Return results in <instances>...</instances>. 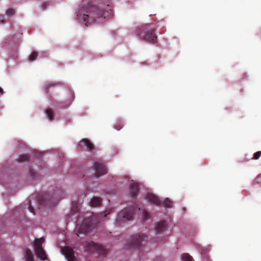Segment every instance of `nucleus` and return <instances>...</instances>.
<instances>
[{
  "label": "nucleus",
  "instance_id": "obj_7",
  "mask_svg": "<svg viewBox=\"0 0 261 261\" xmlns=\"http://www.w3.org/2000/svg\"><path fill=\"white\" fill-rule=\"evenodd\" d=\"M84 247L88 252L96 251L102 255L106 254L108 252L107 250L103 246L96 244L93 242H86L84 245Z\"/></svg>",
  "mask_w": 261,
  "mask_h": 261
},
{
  "label": "nucleus",
  "instance_id": "obj_5",
  "mask_svg": "<svg viewBox=\"0 0 261 261\" xmlns=\"http://www.w3.org/2000/svg\"><path fill=\"white\" fill-rule=\"evenodd\" d=\"M146 199L151 203L156 205L163 206L166 208H171L172 206V202L168 198H165L161 201L156 196L152 193H147L146 195Z\"/></svg>",
  "mask_w": 261,
  "mask_h": 261
},
{
  "label": "nucleus",
  "instance_id": "obj_15",
  "mask_svg": "<svg viewBox=\"0 0 261 261\" xmlns=\"http://www.w3.org/2000/svg\"><path fill=\"white\" fill-rule=\"evenodd\" d=\"M80 204L78 202H72L71 213L70 214L69 217H70V216H72L73 215L79 213L80 211Z\"/></svg>",
  "mask_w": 261,
  "mask_h": 261
},
{
  "label": "nucleus",
  "instance_id": "obj_13",
  "mask_svg": "<svg viewBox=\"0 0 261 261\" xmlns=\"http://www.w3.org/2000/svg\"><path fill=\"white\" fill-rule=\"evenodd\" d=\"M166 227V222L164 221L159 222L155 226V230L156 233L161 232L164 231Z\"/></svg>",
  "mask_w": 261,
  "mask_h": 261
},
{
  "label": "nucleus",
  "instance_id": "obj_18",
  "mask_svg": "<svg viewBox=\"0 0 261 261\" xmlns=\"http://www.w3.org/2000/svg\"><path fill=\"white\" fill-rule=\"evenodd\" d=\"M25 257L26 261H34L32 253L29 249H26Z\"/></svg>",
  "mask_w": 261,
  "mask_h": 261
},
{
  "label": "nucleus",
  "instance_id": "obj_35",
  "mask_svg": "<svg viewBox=\"0 0 261 261\" xmlns=\"http://www.w3.org/2000/svg\"><path fill=\"white\" fill-rule=\"evenodd\" d=\"M76 236H79V234L77 233H76Z\"/></svg>",
  "mask_w": 261,
  "mask_h": 261
},
{
  "label": "nucleus",
  "instance_id": "obj_6",
  "mask_svg": "<svg viewBox=\"0 0 261 261\" xmlns=\"http://www.w3.org/2000/svg\"><path fill=\"white\" fill-rule=\"evenodd\" d=\"M134 213V207H130L125 208L118 213L116 220V223L120 224L126 221L131 220L133 217Z\"/></svg>",
  "mask_w": 261,
  "mask_h": 261
},
{
  "label": "nucleus",
  "instance_id": "obj_19",
  "mask_svg": "<svg viewBox=\"0 0 261 261\" xmlns=\"http://www.w3.org/2000/svg\"><path fill=\"white\" fill-rule=\"evenodd\" d=\"M45 113H46V116L48 117V119L49 120H52L54 119V112L51 109H50V108L47 109L45 111Z\"/></svg>",
  "mask_w": 261,
  "mask_h": 261
},
{
  "label": "nucleus",
  "instance_id": "obj_8",
  "mask_svg": "<svg viewBox=\"0 0 261 261\" xmlns=\"http://www.w3.org/2000/svg\"><path fill=\"white\" fill-rule=\"evenodd\" d=\"M44 241V239L41 238L36 239L34 243L36 255L42 260H45L47 258L45 251L42 247Z\"/></svg>",
  "mask_w": 261,
  "mask_h": 261
},
{
  "label": "nucleus",
  "instance_id": "obj_21",
  "mask_svg": "<svg viewBox=\"0 0 261 261\" xmlns=\"http://www.w3.org/2000/svg\"><path fill=\"white\" fill-rule=\"evenodd\" d=\"M38 57V53L37 51H33L29 57V61H33L36 59Z\"/></svg>",
  "mask_w": 261,
  "mask_h": 261
},
{
  "label": "nucleus",
  "instance_id": "obj_4",
  "mask_svg": "<svg viewBox=\"0 0 261 261\" xmlns=\"http://www.w3.org/2000/svg\"><path fill=\"white\" fill-rule=\"evenodd\" d=\"M100 220V216L98 215H92L89 217L85 218L80 225H77L78 233H85L90 231L96 226Z\"/></svg>",
  "mask_w": 261,
  "mask_h": 261
},
{
  "label": "nucleus",
  "instance_id": "obj_11",
  "mask_svg": "<svg viewBox=\"0 0 261 261\" xmlns=\"http://www.w3.org/2000/svg\"><path fill=\"white\" fill-rule=\"evenodd\" d=\"M62 251L68 261H78L74 255V251L72 248L65 246L62 249Z\"/></svg>",
  "mask_w": 261,
  "mask_h": 261
},
{
  "label": "nucleus",
  "instance_id": "obj_1",
  "mask_svg": "<svg viewBox=\"0 0 261 261\" xmlns=\"http://www.w3.org/2000/svg\"><path fill=\"white\" fill-rule=\"evenodd\" d=\"M109 10L111 11L109 5L101 7L92 5L91 3L87 5L83 4L76 13L79 19L87 22L85 25L88 27V23L90 21L105 18L106 13H110Z\"/></svg>",
  "mask_w": 261,
  "mask_h": 261
},
{
  "label": "nucleus",
  "instance_id": "obj_3",
  "mask_svg": "<svg viewBox=\"0 0 261 261\" xmlns=\"http://www.w3.org/2000/svg\"><path fill=\"white\" fill-rule=\"evenodd\" d=\"M65 195L62 190H57L54 193L44 194L38 199V202L41 206L48 205L50 207L56 205L59 200Z\"/></svg>",
  "mask_w": 261,
  "mask_h": 261
},
{
  "label": "nucleus",
  "instance_id": "obj_33",
  "mask_svg": "<svg viewBox=\"0 0 261 261\" xmlns=\"http://www.w3.org/2000/svg\"><path fill=\"white\" fill-rule=\"evenodd\" d=\"M0 21L3 23L5 22V20L3 19V16L2 15H0Z\"/></svg>",
  "mask_w": 261,
  "mask_h": 261
},
{
  "label": "nucleus",
  "instance_id": "obj_22",
  "mask_svg": "<svg viewBox=\"0 0 261 261\" xmlns=\"http://www.w3.org/2000/svg\"><path fill=\"white\" fill-rule=\"evenodd\" d=\"M55 86V84L51 82H47L45 84V92L48 94L49 92V88L50 87H53Z\"/></svg>",
  "mask_w": 261,
  "mask_h": 261
},
{
  "label": "nucleus",
  "instance_id": "obj_14",
  "mask_svg": "<svg viewBox=\"0 0 261 261\" xmlns=\"http://www.w3.org/2000/svg\"><path fill=\"white\" fill-rule=\"evenodd\" d=\"M101 204V199L98 197H93L90 200V204L92 207H98Z\"/></svg>",
  "mask_w": 261,
  "mask_h": 261
},
{
  "label": "nucleus",
  "instance_id": "obj_20",
  "mask_svg": "<svg viewBox=\"0 0 261 261\" xmlns=\"http://www.w3.org/2000/svg\"><path fill=\"white\" fill-rule=\"evenodd\" d=\"M29 160V156L27 154L21 155L18 159V162H27Z\"/></svg>",
  "mask_w": 261,
  "mask_h": 261
},
{
  "label": "nucleus",
  "instance_id": "obj_30",
  "mask_svg": "<svg viewBox=\"0 0 261 261\" xmlns=\"http://www.w3.org/2000/svg\"><path fill=\"white\" fill-rule=\"evenodd\" d=\"M255 182L259 184L261 183V174L258 175L255 179Z\"/></svg>",
  "mask_w": 261,
  "mask_h": 261
},
{
  "label": "nucleus",
  "instance_id": "obj_27",
  "mask_svg": "<svg viewBox=\"0 0 261 261\" xmlns=\"http://www.w3.org/2000/svg\"><path fill=\"white\" fill-rule=\"evenodd\" d=\"M143 219L144 220L147 219L149 217V214L146 211H143L142 213Z\"/></svg>",
  "mask_w": 261,
  "mask_h": 261
},
{
  "label": "nucleus",
  "instance_id": "obj_31",
  "mask_svg": "<svg viewBox=\"0 0 261 261\" xmlns=\"http://www.w3.org/2000/svg\"><path fill=\"white\" fill-rule=\"evenodd\" d=\"M110 213V211L109 210H107L105 212V215L104 216L105 217H107V216Z\"/></svg>",
  "mask_w": 261,
  "mask_h": 261
},
{
  "label": "nucleus",
  "instance_id": "obj_9",
  "mask_svg": "<svg viewBox=\"0 0 261 261\" xmlns=\"http://www.w3.org/2000/svg\"><path fill=\"white\" fill-rule=\"evenodd\" d=\"M144 238V234L132 236L129 242L128 246L134 248H139Z\"/></svg>",
  "mask_w": 261,
  "mask_h": 261
},
{
  "label": "nucleus",
  "instance_id": "obj_17",
  "mask_svg": "<svg viewBox=\"0 0 261 261\" xmlns=\"http://www.w3.org/2000/svg\"><path fill=\"white\" fill-rule=\"evenodd\" d=\"M180 257L181 261H194L192 256L187 253L182 254Z\"/></svg>",
  "mask_w": 261,
  "mask_h": 261
},
{
  "label": "nucleus",
  "instance_id": "obj_16",
  "mask_svg": "<svg viewBox=\"0 0 261 261\" xmlns=\"http://www.w3.org/2000/svg\"><path fill=\"white\" fill-rule=\"evenodd\" d=\"M81 142L84 143L89 150H92L94 149L93 144L89 140L84 139L81 141Z\"/></svg>",
  "mask_w": 261,
  "mask_h": 261
},
{
  "label": "nucleus",
  "instance_id": "obj_29",
  "mask_svg": "<svg viewBox=\"0 0 261 261\" xmlns=\"http://www.w3.org/2000/svg\"><path fill=\"white\" fill-rule=\"evenodd\" d=\"M28 208H29V210L31 213H32L33 214H35V210L33 208V207L32 206V205L31 204L30 202H28Z\"/></svg>",
  "mask_w": 261,
  "mask_h": 261
},
{
  "label": "nucleus",
  "instance_id": "obj_12",
  "mask_svg": "<svg viewBox=\"0 0 261 261\" xmlns=\"http://www.w3.org/2000/svg\"><path fill=\"white\" fill-rule=\"evenodd\" d=\"M129 191L131 196L133 197H135L139 191L138 184L135 182L131 184L129 187Z\"/></svg>",
  "mask_w": 261,
  "mask_h": 261
},
{
  "label": "nucleus",
  "instance_id": "obj_25",
  "mask_svg": "<svg viewBox=\"0 0 261 261\" xmlns=\"http://www.w3.org/2000/svg\"><path fill=\"white\" fill-rule=\"evenodd\" d=\"M260 156L261 151H258L254 153L253 157L252 159L254 160H257L260 157Z\"/></svg>",
  "mask_w": 261,
  "mask_h": 261
},
{
  "label": "nucleus",
  "instance_id": "obj_28",
  "mask_svg": "<svg viewBox=\"0 0 261 261\" xmlns=\"http://www.w3.org/2000/svg\"><path fill=\"white\" fill-rule=\"evenodd\" d=\"M50 4L48 2H44L42 4L41 8L43 10H45Z\"/></svg>",
  "mask_w": 261,
  "mask_h": 261
},
{
  "label": "nucleus",
  "instance_id": "obj_26",
  "mask_svg": "<svg viewBox=\"0 0 261 261\" xmlns=\"http://www.w3.org/2000/svg\"><path fill=\"white\" fill-rule=\"evenodd\" d=\"M30 175L33 179H35L37 176V173L33 170L31 169L30 171Z\"/></svg>",
  "mask_w": 261,
  "mask_h": 261
},
{
  "label": "nucleus",
  "instance_id": "obj_2",
  "mask_svg": "<svg viewBox=\"0 0 261 261\" xmlns=\"http://www.w3.org/2000/svg\"><path fill=\"white\" fill-rule=\"evenodd\" d=\"M156 27L153 23H145L139 26L136 30V34L143 41L154 43L157 39Z\"/></svg>",
  "mask_w": 261,
  "mask_h": 261
},
{
  "label": "nucleus",
  "instance_id": "obj_34",
  "mask_svg": "<svg viewBox=\"0 0 261 261\" xmlns=\"http://www.w3.org/2000/svg\"><path fill=\"white\" fill-rule=\"evenodd\" d=\"M3 93V90L2 88L0 87V93L2 94Z\"/></svg>",
  "mask_w": 261,
  "mask_h": 261
},
{
  "label": "nucleus",
  "instance_id": "obj_32",
  "mask_svg": "<svg viewBox=\"0 0 261 261\" xmlns=\"http://www.w3.org/2000/svg\"><path fill=\"white\" fill-rule=\"evenodd\" d=\"M206 251H207L206 249H202L201 250V253L202 254H204V253H205L206 252Z\"/></svg>",
  "mask_w": 261,
  "mask_h": 261
},
{
  "label": "nucleus",
  "instance_id": "obj_10",
  "mask_svg": "<svg viewBox=\"0 0 261 261\" xmlns=\"http://www.w3.org/2000/svg\"><path fill=\"white\" fill-rule=\"evenodd\" d=\"M94 169L95 170V176L99 177L107 173V168L106 166L100 161H96L94 164Z\"/></svg>",
  "mask_w": 261,
  "mask_h": 261
},
{
  "label": "nucleus",
  "instance_id": "obj_24",
  "mask_svg": "<svg viewBox=\"0 0 261 261\" xmlns=\"http://www.w3.org/2000/svg\"><path fill=\"white\" fill-rule=\"evenodd\" d=\"M123 124L122 122H118L115 125V128L117 130H119L121 128L123 127Z\"/></svg>",
  "mask_w": 261,
  "mask_h": 261
},
{
  "label": "nucleus",
  "instance_id": "obj_23",
  "mask_svg": "<svg viewBox=\"0 0 261 261\" xmlns=\"http://www.w3.org/2000/svg\"><path fill=\"white\" fill-rule=\"evenodd\" d=\"M6 14L8 16H13L15 14V10L12 8H9L7 10Z\"/></svg>",
  "mask_w": 261,
  "mask_h": 261
}]
</instances>
